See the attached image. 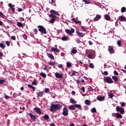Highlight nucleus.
Instances as JSON below:
<instances>
[{
	"label": "nucleus",
	"instance_id": "nucleus-1",
	"mask_svg": "<svg viewBox=\"0 0 126 126\" xmlns=\"http://www.w3.org/2000/svg\"><path fill=\"white\" fill-rule=\"evenodd\" d=\"M61 109V105L57 104H51V107L49 110L51 112H56V111H58V110H60Z\"/></svg>",
	"mask_w": 126,
	"mask_h": 126
},
{
	"label": "nucleus",
	"instance_id": "nucleus-2",
	"mask_svg": "<svg viewBox=\"0 0 126 126\" xmlns=\"http://www.w3.org/2000/svg\"><path fill=\"white\" fill-rule=\"evenodd\" d=\"M75 108H77L78 109H79V110H80L81 111H82V107H81V105H80V104H75L69 106V110H75Z\"/></svg>",
	"mask_w": 126,
	"mask_h": 126
},
{
	"label": "nucleus",
	"instance_id": "nucleus-3",
	"mask_svg": "<svg viewBox=\"0 0 126 126\" xmlns=\"http://www.w3.org/2000/svg\"><path fill=\"white\" fill-rule=\"evenodd\" d=\"M37 27L38 28V31L41 32L42 34H47V31H46V28L44 26H38Z\"/></svg>",
	"mask_w": 126,
	"mask_h": 126
},
{
	"label": "nucleus",
	"instance_id": "nucleus-4",
	"mask_svg": "<svg viewBox=\"0 0 126 126\" xmlns=\"http://www.w3.org/2000/svg\"><path fill=\"white\" fill-rule=\"evenodd\" d=\"M104 81L105 82H106V83H109V84L113 83V82H114L112 78H111V77H104Z\"/></svg>",
	"mask_w": 126,
	"mask_h": 126
},
{
	"label": "nucleus",
	"instance_id": "nucleus-5",
	"mask_svg": "<svg viewBox=\"0 0 126 126\" xmlns=\"http://www.w3.org/2000/svg\"><path fill=\"white\" fill-rule=\"evenodd\" d=\"M62 115H63L64 117H67V116H68V109L67 108L64 107L63 108Z\"/></svg>",
	"mask_w": 126,
	"mask_h": 126
},
{
	"label": "nucleus",
	"instance_id": "nucleus-6",
	"mask_svg": "<svg viewBox=\"0 0 126 126\" xmlns=\"http://www.w3.org/2000/svg\"><path fill=\"white\" fill-rule=\"evenodd\" d=\"M87 57L89 59H94V53H93V51H89L87 52Z\"/></svg>",
	"mask_w": 126,
	"mask_h": 126
},
{
	"label": "nucleus",
	"instance_id": "nucleus-7",
	"mask_svg": "<svg viewBox=\"0 0 126 126\" xmlns=\"http://www.w3.org/2000/svg\"><path fill=\"white\" fill-rule=\"evenodd\" d=\"M65 32L68 35H72V33H74L75 30L74 29H72L71 30L66 29Z\"/></svg>",
	"mask_w": 126,
	"mask_h": 126
},
{
	"label": "nucleus",
	"instance_id": "nucleus-8",
	"mask_svg": "<svg viewBox=\"0 0 126 126\" xmlns=\"http://www.w3.org/2000/svg\"><path fill=\"white\" fill-rule=\"evenodd\" d=\"M116 111L117 112H120L121 114H125V110L123 109V108L120 107L119 106L116 107Z\"/></svg>",
	"mask_w": 126,
	"mask_h": 126
},
{
	"label": "nucleus",
	"instance_id": "nucleus-9",
	"mask_svg": "<svg viewBox=\"0 0 126 126\" xmlns=\"http://www.w3.org/2000/svg\"><path fill=\"white\" fill-rule=\"evenodd\" d=\"M34 111H35L37 114L38 115H41L42 114V111H41V109L39 108L38 107H35L34 108Z\"/></svg>",
	"mask_w": 126,
	"mask_h": 126
},
{
	"label": "nucleus",
	"instance_id": "nucleus-10",
	"mask_svg": "<svg viewBox=\"0 0 126 126\" xmlns=\"http://www.w3.org/2000/svg\"><path fill=\"white\" fill-rule=\"evenodd\" d=\"M108 52H109L110 54H114L115 53V50H114V48L111 46H109L108 47Z\"/></svg>",
	"mask_w": 126,
	"mask_h": 126
},
{
	"label": "nucleus",
	"instance_id": "nucleus-11",
	"mask_svg": "<svg viewBox=\"0 0 126 126\" xmlns=\"http://www.w3.org/2000/svg\"><path fill=\"white\" fill-rule=\"evenodd\" d=\"M76 33L77 35H78V36H79V37H81V38H83V37L84 36V34L79 32V30H76Z\"/></svg>",
	"mask_w": 126,
	"mask_h": 126
},
{
	"label": "nucleus",
	"instance_id": "nucleus-12",
	"mask_svg": "<svg viewBox=\"0 0 126 126\" xmlns=\"http://www.w3.org/2000/svg\"><path fill=\"white\" fill-rule=\"evenodd\" d=\"M51 51L54 53H60V49H58V48H51Z\"/></svg>",
	"mask_w": 126,
	"mask_h": 126
},
{
	"label": "nucleus",
	"instance_id": "nucleus-13",
	"mask_svg": "<svg viewBox=\"0 0 126 126\" xmlns=\"http://www.w3.org/2000/svg\"><path fill=\"white\" fill-rule=\"evenodd\" d=\"M55 75L56 78H63V74H60L58 72H56Z\"/></svg>",
	"mask_w": 126,
	"mask_h": 126
},
{
	"label": "nucleus",
	"instance_id": "nucleus-14",
	"mask_svg": "<svg viewBox=\"0 0 126 126\" xmlns=\"http://www.w3.org/2000/svg\"><path fill=\"white\" fill-rule=\"evenodd\" d=\"M96 99L98 101L102 102V101H104L105 100V96H98Z\"/></svg>",
	"mask_w": 126,
	"mask_h": 126
},
{
	"label": "nucleus",
	"instance_id": "nucleus-15",
	"mask_svg": "<svg viewBox=\"0 0 126 126\" xmlns=\"http://www.w3.org/2000/svg\"><path fill=\"white\" fill-rule=\"evenodd\" d=\"M50 12L51 13H52V14H55V15H57L58 17L60 16V13H59V12L54 10H51Z\"/></svg>",
	"mask_w": 126,
	"mask_h": 126
},
{
	"label": "nucleus",
	"instance_id": "nucleus-16",
	"mask_svg": "<svg viewBox=\"0 0 126 126\" xmlns=\"http://www.w3.org/2000/svg\"><path fill=\"white\" fill-rule=\"evenodd\" d=\"M29 115L30 117H31V119L33 120V121H35V120H36L37 118H36V116L33 115L31 113H29Z\"/></svg>",
	"mask_w": 126,
	"mask_h": 126
},
{
	"label": "nucleus",
	"instance_id": "nucleus-17",
	"mask_svg": "<svg viewBox=\"0 0 126 126\" xmlns=\"http://www.w3.org/2000/svg\"><path fill=\"white\" fill-rule=\"evenodd\" d=\"M99 19H101V16L100 15H96V17L94 19V21H98Z\"/></svg>",
	"mask_w": 126,
	"mask_h": 126
},
{
	"label": "nucleus",
	"instance_id": "nucleus-18",
	"mask_svg": "<svg viewBox=\"0 0 126 126\" xmlns=\"http://www.w3.org/2000/svg\"><path fill=\"white\" fill-rule=\"evenodd\" d=\"M71 20H72V21L73 22H75L76 24H79V25L81 24V21H77L76 20H75V18H72L71 19Z\"/></svg>",
	"mask_w": 126,
	"mask_h": 126
},
{
	"label": "nucleus",
	"instance_id": "nucleus-19",
	"mask_svg": "<svg viewBox=\"0 0 126 126\" xmlns=\"http://www.w3.org/2000/svg\"><path fill=\"white\" fill-rule=\"evenodd\" d=\"M61 40H62V41H68V40H69V38H68V37L67 36H63L62 37Z\"/></svg>",
	"mask_w": 126,
	"mask_h": 126
},
{
	"label": "nucleus",
	"instance_id": "nucleus-20",
	"mask_svg": "<svg viewBox=\"0 0 126 126\" xmlns=\"http://www.w3.org/2000/svg\"><path fill=\"white\" fill-rule=\"evenodd\" d=\"M112 79H113V80H114V81H115V82H119V78H118L117 77L113 76L112 77Z\"/></svg>",
	"mask_w": 126,
	"mask_h": 126
},
{
	"label": "nucleus",
	"instance_id": "nucleus-21",
	"mask_svg": "<svg viewBox=\"0 0 126 126\" xmlns=\"http://www.w3.org/2000/svg\"><path fill=\"white\" fill-rule=\"evenodd\" d=\"M36 95L38 97H43V92H37Z\"/></svg>",
	"mask_w": 126,
	"mask_h": 126
},
{
	"label": "nucleus",
	"instance_id": "nucleus-22",
	"mask_svg": "<svg viewBox=\"0 0 126 126\" xmlns=\"http://www.w3.org/2000/svg\"><path fill=\"white\" fill-rule=\"evenodd\" d=\"M119 20H120V21H126V17L124 16H120L119 17Z\"/></svg>",
	"mask_w": 126,
	"mask_h": 126
},
{
	"label": "nucleus",
	"instance_id": "nucleus-23",
	"mask_svg": "<svg viewBox=\"0 0 126 126\" xmlns=\"http://www.w3.org/2000/svg\"><path fill=\"white\" fill-rule=\"evenodd\" d=\"M48 57L49 58V59H51V60H55V57L53 54H49L48 55Z\"/></svg>",
	"mask_w": 126,
	"mask_h": 126
},
{
	"label": "nucleus",
	"instance_id": "nucleus-24",
	"mask_svg": "<svg viewBox=\"0 0 126 126\" xmlns=\"http://www.w3.org/2000/svg\"><path fill=\"white\" fill-rule=\"evenodd\" d=\"M85 104L89 106L91 104V102L89 100L87 99L85 101Z\"/></svg>",
	"mask_w": 126,
	"mask_h": 126
},
{
	"label": "nucleus",
	"instance_id": "nucleus-25",
	"mask_svg": "<svg viewBox=\"0 0 126 126\" xmlns=\"http://www.w3.org/2000/svg\"><path fill=\"white\" fill-rule=\"evenodd\" d=\"M116 118H120V119H122L123 118V116L121 115V114L119 113H116L115 114Z\"/></svg>",
	"mask_w": 126,
	"mask_h": 126
},
{
	"label": "nucleus",
	"instance_id": "nucleus-26",
	"mask_svg": "<svg viewBox=\"0 0 126 126\" xmlns=\"http://www.w3.org/2000/svg\"><path fill=\"white\" fill-rule=\"evenodd\" d=\"M70 103H71L72 104H76V101L73 99V98H71L70 99Z\"/></svg>",
	"mask_w": 126,
	"mask_h": 126
},
{
	"label": "nucleus",
	"instance_id": "nucleus-27",
	"mask_svg": "<svg viewBox=\"0 0 126 126\" xmlns=\"http://www.w3.org/2000/svg\"><path fill=\"white\" fill-rule=\"evenodd\" d=\"M81 29H82V30H83V31L84 32H87V29L86 28V27H85V26H81Z\"/></svg>",
	"mask_w": 126,
	"mask_h": 126
},
{
	"label": "nucleus",
	"instance_id": "nucleus-28",
	"mask_svg": "<svg viewBox=\"0 0 126 126\" xmlns=\"http://www.w3.org/2000/svg\"><path fill=\"white\" fill-rule=\"evenodd\" d=\"M40 75L41 76H42L43 78H46V74H45V73H43V72H41V73H40Z\"/></svg>",
	"mask_w": 126,
	"mask_h": 126
},
{
	"label": "nucleus",
	"instance_id": "nucleus-29",
	"mask_svg": "<svg viewBox=\"0 0 126 126\" xmlns=\"http://www.w3.org/2000/svg\"><path fill=\"white\" fill-rule=\"evenodd\" d=\"M104 18L106 20H109L110 19V16L108 14L105 15H104Z\"/></svg>",
	"mask_w": 126,
	"mask_h": 126
},
{
	"label": "nucleus",
	"instance_id": "nucleus-30",
	"mask_svg": "<svg viewBox=\"0 0 126 126\" xmlns=\"http://www.w3.org/2000/svg\"><path fill=\"white\" fill-rule=\"evenodd\" d=\"M17 25L18 26V27H23V24L20 22L17 23Z\"/></svg>",
	"mask_w": 126,
	"mask_h": 126
},
{
	"label": "nucleus",
	"instance_id": "nucleus-31",
	"mask_svg": "<svg viewBox=\"0 0 126 126\" xmlns=\"http://www.w3.org/2000/svg\"><path fill=\"white\" fill-rule=\"evenodd\" d=\"M28 87L31 88V89H32V90H33V91H35V87H34V86H32V85H28Z\"/></svg>",
	"mask_w": 126,
	"mask_h": 126
},
{
	"label": "nucleus",
	"instance_id": "nucleus-32",
	"mask_svg": "<svg viewBox=\"0 0 126 126\" xmlns=\"http://www.w3.org/2000/svg\"><path fill=\"white\" fill-rule=\"evenodd\" d=\"M0 17H1V18H4V17H5V15L0 11Z\"/></svg>",
	"mask_w": 126,
	"mask_h": 126
},
{
	"label": "nucleus",
	"instance_id": "nucleus-33",
	"mask_svg": "<svg viewBox=\"0 0 126 126\" xmlns=\"http://www.w3.org/2000/svg\"><path fill=\"white\" fill-rule=\"evenodd\" d=\"M3 83H5V80L0 79V84H3Z\"/></svg>",
	"mask_w": 126,
	"mask_h": 126
},
{
	"label": "nucleus",
	"instance_id": "nucleus-34",
	"mask_svg": "<svg viewBox=\"0 0 126 126\" xmlns=\"http://www.w3.org/2000/svg\"><path fill=\"white\" fill-rule=\"evenodd\" d=\"M44 118L45 120H50V117H49L48 115H45Z\"/></svg>",
	"mask_w": 126,
	"mask_h": 126
},
{
	"label": "nucleus",
	"instance_id": "nucleus-35",
	"mask_svg": "<svg viewBox=\"0 0 126 126\" xmlns=\"http://www.w3.org/2000/svg\"><path fill=\"white\" fill-rule=\"evenodd\" d=\"M71 53L72 54H76V53H77V50L73 49L71 50Z\"/></svg>",
	"mask_w": 126,
	"mask_h": 126
},
{
	"label": "nucleus",
	"instance_id": "nucleus-36",
	"mask_svg": "<svg viewBox=\"0 0 126 126\" xmlns=\"http://www.w3.org/2000/svg\"><path fill=\"white\" fill-rule=\"evenodd\" d=\"M67 67H71V63L69 62H67L66 63Z\"/></svg>",
	"mask_w": 126,
	"mask_h": 126
},
{
	"label": "nucleus",
	"instance_id": "nucleus-37",
	"mask_svg": "<svg viewBox=\"0 0 126 126\" xmlns=\"http://www.w3.org/2000/svg\"><path fill=\"white\" fill-rule=\"evenodd\" d=\"M71 73H72V76H73L75 75L76 72L73 70H72L71 71Z\"/></svg>",
	"mask_w": 126,
	"mask_h": 126
},
{
	"label": "nucleus",
	"instance_id": "nucleus-38",
	"mask_svg": "<svg viewBox=\"0 0 126 126\" xmlns=\"http://www.w3.org/2000/svg\"><path fill=\"white\" fill-rule=\"evenodd\" d=\"M117 45L119 47H121V46H122V41L121 40H118L117 42Z\"/></svg>",
	"mask_w": 126,
	"mask_h": 126
},
{
	"label": "nucleus",
	"instance_id": "nucleus-39",
	"mask_svg": "<svg viewBox=\"0 0 126 126\" xmlns=\"http://www.w3.org/2000/svg\"><path fill=\"white\" fill-rule=\"evenodd\" d=\"M91 112H92V113H96V108L95 107L91 109Z\"/></svg>",
	"mask_w": 126,
	"mask_h": 126
},
{
	"label": "nucleus",
	"instance_id": "nucleus-40",
	"mask_svg": "<svg viewBox=\"0 0 126 126\" xmlns=\"http://www.w3.org/2000/svg\"><path fill=\"white\" fill-rule=\"evenodd\" d=\"M49 64H50V65H55V64H56V62H49L48 63Z\"/></svg>",
	"mask_w": 126,
	"mask_h": 126
},
{
	"label": "nucleus",
	"instance_id": "nucleus-41",
	"mask_svg": "<svg viewBox=\"0 0 126 126\" xmlns=\"http://www.w3.org/2000/svg\"><path fill=\"white\" fill-rule=\"evenodd\" d=\"M88 89L89 91H91L92 92H93V91H94L93 88H92V87H91L89 86L88 88Z\"/></svg>",
	"mask_w": 126,
	"mask_h": 126
},
{
	"label": "nucleus",
	"instance_id": "nucleus-42",
	"mask_svg": "<svg viewBox=\"0 0 126 126\" xmlns=\"http://www.w3.org/2000/svg\"><path fill=\"white\" fill-rule=\"evenodd\" d=\"M55 21H56V19L52 18V19H51V20L50 21H49V22H50V23H54V22H55Z\"/></svg>",
	"mask_w": 126,
	"mask_h": 126
},
{
	"label": "nucleus",
	"instance_id": "nucleus-43",
	"mask_svg": "<svg viewBox=\"0 0 126 126\" xmlns=\"http://www.w3.org/2000/svg\"><path fill=\"white\" fill-rule=\"evenodd\" d=\"M126 10V7H122L121 9V12H122V13L125 12Z\"/></svg>",
	"mask_w": 126,
	"mask_h": 126
},
{
	"label": "nucleus",
	"instance_id": "nucleus-44",
	"mask_svg": "<svg viewBox=\"0 0 126 126\" xmlns=\"http://www.w3.org/2000/svg\"><path fill=\"white\" fill-rule=\"evenodd\" d=\"M45 93H49L50 92V89L48 88H45L44 90Z\"/></svg>",
	"mask_w": 126,
	"mask_h": 126
},
{
	"label": "nucleus",
	"instance_id": "nucleus-45",
	"mask_svg": "<svg viewBox=\"0 0 126 126\" xmlns=\"http://www.w3.org/2000/svg\"><path fill=\"white\" fill-rule=\"evenodd\" d=\"M0 48L3 49L5 48V45H3L1 43H0Z\"/></svg>",
	"mask_w": 126,
	"mask_h": 126
},
{
	"label": "nucleus",
	"instance_id": "nucleus-46",
	"mask_svg": "<svg viewBox=\"0 0 126 126\" xmlns=\"http://www.w3.org/2000/svg\"><path fill=\"white\" fill-rule=\"evenodd\" d=\"M5 44L7 45V47H9V46H10V42L9 41H6Z\"/></svg>",
	"mask_w": 126,
	"mask_h": 126
},
{
	"label": "nucleus",
	"instance_id": "nucleus-47",
	"mask_svg": "<svg viewBox=\"0 0 126 126\" xmlns=\"http://www.w3.org/2000/svg\"><path fill=\"white\" fill-rule=\"evenodd\" d=\"M83 1H84L86 4H89L90 3V2L87 0H83Z\"/></svg>",
	"mask_w": 126,
	"mask_h": 126
},
{
	"label": "nucleus",
	"instance_id": "nucleus-48",
	"mask_svg": "<svg viewBox=\"0 0 126 126\" xmlns=\"http://www.w3.org/2000/svg\"><path fill=\"white\" fill-rule=\"evenodd\" d=\"M76 43H77V44L81 43V41H80V39H79V38H76Z\"/></svg>",
	"mask_w": 126,
	"mask_h": 126
},
{
	"label": "nucleus",
	"instance_id": "nucleus-49",
	"mask_svg": "<svg viewBox=\"0 0 126 126\" xmlns=\"http://www.w3.org/2000/svg\"><path fill=\"white\" fill-rule=\"evenodd\" d=\"M90 67L91 68H93V69L94 68V64L92 63H90Z\"/></svg>",
	"mask_w": 126,
	"mask_h": 126
},
{
	"label": "nucleus",
	"instance_id": "nucleus-50",
	"mask_svg": "<svg viewBox=\"0 0 126 126\" xmlns=\"http://www.w3.org/2000/svg\"><path fill=\"white\" fill-rule=\"evenodd\" d=\"M5 99H10V97L6 94H4Z\"/></svg>",
	"mask_w": 126,
	"mask_h": 126
},
{
	"label": "nucleus",
	"instance_id": "nucleus-51",
	"mask_svg": "<svg viewBox=\"0 0 126 126\" xmlns=\"http://www.w3.org/2000/svg\"><path fill=\"white\" fill-rule=\"evenodd\" d=\"M23 38L25 39V40H27V35L26 34H23Z\"/></svg>",
	"mask_w": 126,
	"mask_h": 126
},
{
	"label": "nucleus",
	"instance_id": "nucleus-52",
	"mask_svg": "<svg viewBox=\"0 0 126 126\" xmlns=\"http://www.w3.org/2000/svg\"><path fill=\"white\" fill-rule=\"evenodd\" d=\"M11 39H12V40H14V41H15L16 40V37L15 36H12L11 37Z\"/></svg>",
	"mask_w": 126,
	"mask_h": 126
},
{
	"label": "nucleus",
	"instance_id": "nucleus-53",
	"mask_svg": "<svg viewBox=\"0 0 126 126\" xmlns=\"http://www.w3.org/2000/svg\"><path fill=\"white\" fill-rule=\"evenodd\" d=\"M49 17L51 18H56V16H55L54 14H51L49 15Z\"/></svg>",
	"mask_w": 126,
	"mask_h": 126
},
{
	"label": "nucleus",
	"instance_id": "nucleus-54",
	"mask_svg": "<svg viewBox=\"0 0 126 126\" xmlns=\"http://www.w3.org/2000/svg\"><path fill=\"white\" fill-rule=\"evenodd\" d=\"M109 96L110 98H113V97H114V94H113V93H110L109 94Z\"/></svg>",
	"mask_w": 126,
	"mask_h": 126
},
{
	"label": "nucleus",
	"instance_id": "nucleus-55",
	"mask_svg": "<svg viewBox=\"0 0 126 126\" xmlns=\"http://www.w3.org/2000/svg\"><path fill=\"white\" fill-rule=\"evenodd\" d=\"M34 34H38V30L37 29H35L34 30Z\"/></svg>",
	"mask_w": 126,
	"mask_h": 126
},
{
	"label": "nucleus",
	"instance_id": "nucleus-56",
	"mask_svg": "<svg viewBox=\"0 0 126 126\" xmlns=\"http://www.w3.org/2000/svg\"><path fill=\"white\" fill-rule=\"evenodd\" d=\"M102 74H104V75H108V74H109V73H108V71H105L104 72V73H102Z\"/></svg>",
	"mask_w": 126,
	"mask_h": 126
},
{
	"label": "nucleus",
	"instance_id": "nucleus-57",
	"mask_svg": "<svg viewBox=\"0 0 126 126\" xmlns=\"http://www.w3.org/2000/svg\"><path fill=\"white\" fill-rule=\"evenodd\" d=\"M121 105L122 107H125V106H126V103L125 102H122Z\"/></svg>",
	"mask_w": 126,
	"mask_h": 126
},
{
	"label": "nucleus",
	"instance_id": "nucleus-58",
	"mask_svg": "<svg viewBox=\"0 0 126 126\" xmlns=\"http://www.w3.org/2000/svg\"><path fill=\"white\" fill-rule=\"evenodd\" d=\"M114 73L115 75H119V73H118V72L116 70H115L114 71Z\"/></svg>",
	"mask_w": 126,
	"mask_h": 126
},
{
	"label": "nucleus",
	"instance_id": "nucleus-59",
	"mask_svg": "<svg viewBox=\"0 0 126 126\" xmlns=\"http://www.w3.org/2000/svg\"><path fill=\"white\" fill-rule=\"evenodd\" d=\"M81 90L83 91V92L84 93V92H85V88H84V87H82L81 88Z\"/></svg>",
	"mask_w": 126,
	"mask_h": 126
},
{
	"label": "nucleus",
	"instance_id": "nucleus-60",
	"mask_svg": "<svg viewBox=\"0 0 126 126\" xmlns=\"http://www.w3.org/2000/svg\"><path fill=\"white\" fill-rule=\"evenodd\" d=\"M32 85H37V83L36 82V81H34L32 83Z\"/></svg>",
	"mask_w": 126,
	"mask_h": 126
},
{
	"label": "nucleus",
	"instance_id": "nucleus-61",
	"mask_svg": "<svg viewBox=\"0 0 126 126\" xmlns=\"http://www.w3.org/2000/svg\"><path fill=\"white\" fill-rule=\"evenodd\" d=\"M1 57H3V53H2L1 52H0V58H1Z\"/></svg>",
	"mask_w": 126,
	"mask_h": 126
},
{
	"label": "nucleus",
	"instance_id": "nucleus-62",
	"mask_svg": "<svg viewBox=\"0 0 126 126\" xmlns=\"http://www.w3.org/2000/svg\"><path fill=\"white\" fill-rule=\"evenodd\" d=\"M8 6H9V7H10V8H12V7H13L12 6V4H11V3H9L8 4Z\"/></svg>",
	"mask_w": 126,
	"mask_h": 126
},
{
	"label": "nucleus",
	"instance_id": "nucleus-63",
	"mask_svg": "<svg viewBox=\"0 0 126 126\" xmlns=\"http://www.w3.org/2000/svg\"><path fill=\"white\" fill-rule=\"evenodd\" d=\"M58 67H59V68H62V67H63V64H59Z\"/></svg>",
	"mask_w": 126,
	"mask_h": 126
},
{
	"label": "nucleus",
	"instance_id": "nucleus-64",
	"mask_svg": "<svg viewBox=\"0 0 126 126\" xmlns=\"http://www.w3.org/2000/svg\"><path fill=\"white\" fill-rule=\"evenodd\" d=\"M121 71H123V72H124V73H126V70L121 69Z\"/></svg>",
	"mask_w": 126,
	"mask_h": 126
}]
</instances>
